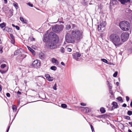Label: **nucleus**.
I'll return each instance as SVG.
<instances>
[{"label":"nucleus","mask_w":132,"mask_h":132,"mask_svg":"<svg viewBox=\"0 0 132 132\" xmlns=\"http://www.w3.org/2000/svg\"><path fill=\"white\" fill-rule=\"evenodd\" d=\"M49 36L52 39L48 43V46L51 49H54L57 47L56 44L59 41L58 37L55 33L52 32L50 33Z\"/></svg>","instance_id":"f257e3e1"},{"label":"nucleus","mask_w":132,"mask_h":132,"mask_svg":"<svg viewBox=\"0 0 132 132\" xmlns=\"http://www.w3.org/2000/svg\"><path fill=\"white\" fill-rule=\"evenodd\" d=\"M110 40L116 46H118L122 44L120 38L117 34H113L109 37Z\"/></svg>","instance_id":"f03ea898"},{"label":"nucleus","mask_w":132,"mask_h":132,"mask_svg":"<svg viewBox=\"0 0 132 132\" xmlns=\"http://www.w3.org/2000/svg\"><path fill=\"white\" fill-rule=\"evenodd\" d=\"M83 32L82 30H80L76 29L71 31L72 36L75 39L79 40L82 38Z\"/></svg>","instance_id":"7ed1b4c3"},{"label":"nucleus","mask_w":132,"mask_h":132,"mask_svg":"<svg viewBox=\"0 0 132 132\" xmlns=\"http://www.w3.org/2000/svg\"><path fill=\"white\" fill-rule=\"evenodd\" d=\"M119 26L121 29L124 31H127L130 29L129 23L127 21H123L120 22Z\"/></svg>","instance_id":"20e7f679"},{"label":"nucleus","mask_w":132,"mask_h":132,"mask_svg":"<svg viewBox=\"0 0 132 132\" xmlns=\"http://www.w3.org/2000/svg\"><path fill=\"white\" fill-rule=\"evenodd\" d=\"M63 28V25H56L52 27V29L53 31L55 32H59L62 31Z\"/></svg>","instance_id":"39448f33"},{"label":"nucleus","mask_w":132,"mask_h":132,"mask_svg":"<svg viewBox=\"0 0 132 132\" xmlns=\"http://www.w3.org/2000/svg\"><path fill=\"white\" fill-rule=\"evenodd\" d=\"M129 37V34L128 32H125L122 33L121 36V42H125L128 40Z\"/></svg>","instance_id":"423d86ee"},{"label":"nucleus","mask_w":132,"mask_h":132,"mask_svg":"<svg viewBox=\"0 0 132 132\" xmlns=\"http://www.w3.org/2000/svg\"><path fill=\"white\" fill-rule=\"evenodd\" d=\"M100 24L98 26V29L99 31H102L104 30L105 27L106 25V22L105 21H103L102 20L100 22Z\"/></svg>","instance_id":"0eeeda50"},{"label":"nucleus","mask_w":132,"mask_h":132,"mask_svg":"<svg viewBox=\"0 0 132 132\" xmlns=\"http://www.w3.org/2000/svg\"><path fill=\"white\" fill-rule=\"evenodd\" d=\"M74 38L70 36L69 34H67L65 36V39L67 42L68 43H73L74 42Z\"/></svg>","instance_id":"6e6552de"},{"label":"nucleus","mask_w":132,"mask_h":132,"mask_svg":"<svg viewBox=\"0 0 132 132\" xmlns=\"http://www.w3.org/2000/svg\"><path fill=\"white\" fill-rule=\"evenodd\" d=\"M33 67L36 68H39L40 65V61L38 60H34L32 63Z\"/></svg>","instance_id":"1a4fd4ad"},{"label":"nucleus","mask_w":132,"mask_h":132,"mask_svg":"<svg viewBox=\"0 0 132 132\" xmlns=\"http://www.w3.org/2000/svg\"><path fill=\"white\" fill-rule=\"evenodd\" d=\"M73 58L76 60L78 61L79 57L81 56V54L79 53L76 52L73 53L72 54Z\"/></svg>","instance_id":"9d476101"},{"label":"nucleus","mask_w":132,"mask_h":132,"mask_svg":"<svg viewBox=\"0 0 132 132\" xmlns=\"http://www.w3.org/2000/svg\"><path fill=\"white\" fill-rule=\"evenodd\" d=\"M80 108L84 113H88L90 111V110L87 107H81Z\"/></svg>","instance_id":"9b49d317"},{"label":"nucleus","mask_w":132,"mask_h":132,"mask_svg":"<svg viewBox=\"0 0 132 132\" xmlns=\"http://www.w3.org/2000/svg\"><path fill=\"white\" fill-rule=\"evenodd\" d=\"M50 34L48 35V36H44V38L43 39V41L45 42H47L48 41V42L51 41L52 39V38H51L50 37Z\"/></svg>","instance_id":"f8f14e48"},{"label":"nucleus","mask_w":132,"mask_h":132,"mask_svg":"<svg viewBox=\"0 0 132 132\" xmlns=\"http://www.w3.org/2000/svg\"><path fill=\"white\" fill-rule=\"evenodd\" d=\"M45 76L46 78V79L50 81H53L54 79L53 78V77H51L50 75L48 74H45Z\"/></svg>","instance_id":"ddd939ff"},{"label":"nucleus","mask_w":132,"mask_h":132,"mask_svg":"<svg viewBox=\"0 0 132 132\" xmlns=\"http://www.w3.org/2000/svg\"><path fill=\"white\" fill-rule=\"evenodd\" d=\"M22 50L21 48H19L16 51H15L14 52V55H19V56L20 55L21 53V52Z\"/></svg>","instance_id":"4468645a"},{"label":"nucleus","mask_w":132,"mask_h":132,"mask_svg":"<svg viewBox=\"0 0 132 132\" xmlns=\"http://www.w3.org/2000/svg\"><path fill=\"white\" fill-rule=\"evenodd\" d=\"M38 56L42 60H43L45 57V54L44 53H42V52H41L39 54Z\"/></svg>","instance_id":"2eb2a0df"},{"label":"nucleus","mask_w":132,"mask_h":132,"mask_svg":"<svg viewBox=\"0 0 132 132\" xmlns=\"http://www.w3.org/2000/svg\"><path fill=\"white\" fill-rule=\"evenodd\" d=\"M4 30H5L8 32H12L13 31V30L11 28H10L8 27H5L4 29Z\"/></svg>","instance_id":"dca6fc26"},{"label":"nucleus","mask_w":132,"mask_h":132,"mask_svg":"<svg viewBox=\"0 0 132 132\" xmlns=\"http://www.w3.org/2000/svg\"><path fill=\"white\" fill-rule=\"evenodd\" d=\"M118 2L116 0H112L110 1V4L111 6L113 5H114L117 4L118 3Z\"/></svg>","instance_id":"f3484780"},{"label":"nucleus","mask_w":132,"mask_h":132,"mask_svg":"<svg viewBox=\"0 0 132 132\" xmlns=\"http://www.w3.org/2000/svg\"><path fill=\"white\" fill-rule=\"evenodd\" d=\"M52 62L53 63H55L56 65L59 64L57 60L54 58H53L52 59Z\"/></svg>","instance_id":"a211bd4d"},{"label":"nucleus","mask_w":132,"mask_h":132,"mask_svg":"<svg viewBox=\"0 0 132 132\" xmlns=\"http://www.w3.org/2000/svg\"><path fill=\"white\" fill-rule=\"evenodd\" d=\"M27 47L29 50V51L31 52L32 54L35 55V51L29 47L27 46Z\"/></svg>","instance_id":"6ab92c4d"},{"label":"nucleus","mask_w":132,"mask_h":132,"mask_svg":"<svg viewBox=\"0 0 132 132\" xmlns=\"http://www.w3.org/2000/svg\"><path fill=\"white\" fill-rule=\"evenodd\" d=\"M113 106L112 108L114 109L116 108H117V106L118 105L117 103V102H114L112 103Z\"/></svg>","instance_id":"aec40b11"},{"label":"nucleus","mask_w":132,"mask_h":132,"mask_svg":"<svg viewBox=\"0 0 132 132\" xmlns=\"http://www.w3.org/2000/svg\"><path fill=\"white\" fill-rule=\"evenodd\" d=\"M120 3L122 4H124L130 1V0H119Z\"/></svg>","instance_id":"412c9836"},{"label":"nucleus","mask_w":132,"mask_h":132,"mask_svg":"<svg viewBox=\"0 0 132 132\" xmlns=\"http://www.w3.org/2000/svg\"><path fill=\"white\" fill-rule=\"evenodd\" d=\"M26 56V55L21 54L19 55V56L20 58V59L21 60H22L24 58H25Z\"/></svg>","instance_id":"4be33fe9"},{"label":"nucleus","mask_w":132,"mask_h":132,"mask_svg":"<svg viewBox=\"0 0 132 132\" xmlns=\"http://www.w3.org/2000/svg\"><path fill=\"white\" fill-rule=\"evenodd\" d=\"M20 20L23 23H27V21L26 20H24L23 18L22 17L20 18Z\"/></svg>","instance_id":"5701e85b"},{"label":"nucleus","mask_w":132,"mask_h":132,"mask_svg":"<svg viewBox=\"0 0 132 132\" xmlns=\"http://www.w3.org/2000/svg\"><path fill=\"white\" fill-rule=\"evenodd\" d=\"M6 24L5 23H3L0 24V27L2 28H3L4 27H5Z\"/></svg>","instance_id":"b1692460"},{"label":"nucleus","mask_w":132,"mask_h":132,"mask_svg":"<svg viewBox=\"0 0 132 132\" xmlns=\"http://www.w3.org/2000/svg\"><path fill=\"white\" fill-rule=\"evenodd\" d=\"M100 111L102 113H104L105 112V110L103 107L101 108L100 109Z\"/></svg>","instance_id":"393cba45"},{"label":"nucleus","mask_w":132,"mask_h":132,"mask_svg":"<svg viewBox=\"0 0 132 132\" xmlns=\"http://www.w3.org/2000/svg\"><path fill=\"white\" fill-rule=\"evenodd\" d=\"M17 107L14 105L12 106V109L14 112L16 111L17 110Z\"/></svg>","instance_id":"a878e982"},{"label":"nucleus","mask_w":132,"mask_h":132,"mask_svg":"<svg viewBox=\"0 0 132 132\" xmlns=\"http://www.w3.org/2000/svg\"><path fill=\"white\" fill-rule=\"evenodd\" d=\"M126 12L127 13H129L131 14L132 13V11L129 9H127L125 10Z\"/></svg>","instance_id":"bb28decb"},{"label":"nucleus","mask_w":132,"mask_h":132,"mask_svg":"<svg viewBox=\"0 0 132 132\" xmlns=\"http://www.w3.org/2000/svg\"><path fill=\"white\" fill-rule=\"evenodd\" d=\"M71 27V26L69 24H67L66 25V29L67 30H69Z\"/></svg>","instance_id":"cd10ccee"},{"label":"nucleus","mask_w":132,"mask_h":132,"mask_svg":"<svg viewBox=\"0 0 132 132\" xmlns=\"http://www.w3.org/2000/svg\"><path fill=\"white\" fill-rule=\"evenodd\" d=\"M50 69L52 70L55 71L56 70L57 68L55 66H52L51 67Z\"/></svg>","instance_id":"c85d7f7f"},{"label":"nucleus","mask_w":132,"mask_h":132,"mask_svg":"<svg viewBox=\"0 0 132 132\" xmlns=\"http://www.w3.org/2000/svg\"><path fill=\"white\" fill-rule=\"evenodd\" d=\"M124 118L125 119L128 120H129L130 119V117L129 116H124Z\"/></svg>","instance_id":"c756f323"},{"label":"nucleus","mask_w":132,"mask_h":132,"mask_svg":"<svg viewBox=\"0 0 132 132\" xmlns=\"http://www.w3.org/2000/svg\"><path fill=\"white\" fill-rule=\"evenodd\" d=\"M60 51L62 53H64L65 52L64 48L63 47H61L60 48Z\"/></svg>","instance_id":"7c9ffc66"},{"label":"nucleus","mask_w":132,"mask_h":132,"mask_svg":"<svg viewBox=\"0 0 132 132\" xmlns=\"http://www.w3.org/2000/svg\"><path fill=\"white\" fill-rule=\"evenodd\" d=\"M61 107L63 108H65L67 107V105L64 104H62L61 105Z\"/></svg>","instance_id":"2f4dec72"},{"label":"nucleus","mask_w":132,"mask_h":132,"mask_svg":"<svg viewBox=\"0 0 132 132\" xmlns=\"http://www.w3.org/2000/svg\"><path fill=\"white\" fill-rule=\"evenodd\" d=\"M127 114L129 116H130L132 114V111H128L127 112Z\"/></svg>","instance_id":"473e14b6"},{"label":"nucleus","mask_w":132,"mask_h":132,"mask_svg":"<svg viewBox=\"0 0 132 132\" xmlns=\"http://www.w3.org/2000/svg\"><path fill=\"white\" fill-rule=\"evenodd\" d=\"M101 60L105 63H107L108 62V61L104 59H101Z\"/></svg>","instance_id":"72a5a7b5"},{"label":"nucleus","mask_w":132,"mask_h":132,"mask_svg":"<svg viewBox=\"0 0 132 132\" xmlns=\"http://www.w3.org/2000/svg\"><path fill=\"white\" fill-rule=\"evenodd\" d=\"M53 88L55 90H56L57 89L56 88V83H55L53 87Z\"/></svg>","instance_id":"f704fd0d"},{"label":"nucleus","mask_w":132,"mask_h":132,"mask_svg":"<svg viewBox=\"0 0 132 132\" xmlns=\"http://www.w3.org/2000/svg\"><path fill=\"white\" fill-rule=\"evenodd\" d=\"M6 66V65L5 64H2L1 65V67L2 69H3Z\"/></svg>","instance_id":"c9c22d12"},{"label":"nucleus","mask_w":132,"mask_h":132,"mask_svg":"<svg viewBox=\"0 0 132 132\" xmlns=\"http://www.w3.org/2000/svg\"><path fill=\"white\" fill-rule=\"evenodd\" d=\"M117 99L119 101H122V102L123 101L122 99V98L121 97H118L117 98Z\"/></svg>","instance_id":"e433bc0d"},{"label":"nucleus","mask_w":132,"mask_h":132,"mask_svg":"<svg viewBox=\"0 0 132 132\" xmlns=\"http://www.w3.org/2000/svg\"><path fill=\"white\" fill-rule=\"evenodd\" d=\"M118 74V72H116L114 73L113 74V76L114 77H116Z\"/></svg>","instance_id":"4c0bfd02"},{"label":"nucleus","mask_w":132,"mask_h":132,"mask_svg":"<svg viewBox=\"0 0 132 132\" xmlns=\"http://www.w3.org/2000/svg\"><path fill=\"white\" fill-rule=\"evenodd\" d=\"M11 42L12 43V44H14L15 43V39L14 38L11 39Z\"/></svg>","instance_id":"58836bf2"},{"label":"nucleus","mask_w":132,"mask_h":132,"mask_svg":"<svg viewBox=\"0 0 132 132\" xmlns=\"http://www.w3.org/2000/svg\"><path fill=\"white\" fill-rule=\"evenodd\" d=\"M27 4L29 6L31 7H33V5L32 4H31L30 2H29V3H27Z\"/></svg>","instance_id":"ea45409f"},{"label":"nucleus","mask_w":132,"mask_h":132,"mask_svg":"<svg viewBox=\"0 0 132 132\" xmlns=\"http://www.w3.org/2000/svg\"><path fill=\"white\" fill-rule=\"evenodd\" d=\"M6 71L4 70H0V72H1L3 74L6 73Z\"/></svg>","instance_id":"a19ab883"},{"label":"nucleus","mask_w":132,"mask_h":132,"mask_svg":"<svg viewBox=\"0 0 132 132\" xmlns=\"http://www.w3.org/2000/svg\"><path fill=\"white\" fill-rule=\"evenodd\" d=\"M82 4L84 5H86L87 4V3L85 2V0H84L82 2Z\"/></svg>","instance_id":"79ce46f5"},{"label":"nucleus","mask_w":132,"mask_h":132,"mask_svg":"<svg viewBox=\"0 0 132 132\" xmlns=\"http://www.w3.org/2000/svg\"><path fill=\"white\" fill-rule=\"evenodd\" d=\"M10 37L11 38V39L14 38V36H13V34H10Z\"/></svg>","instance_id":"37998d69"},{"label":"nucleus","mask_w":132,"mask_h":132,"mask_svg":"<svg viewBox=\"0 0 132 132\" xmlns=\"http://www.w3.org/2000/svg\"><path fill=\"white\" fill-rule=\"evenodd\" d=\"M90 126L92 131H94V129L93 126L92 125H90Z\"/></svg>","instance_id":"c03bdc74"},{"label":"nucleus","mask_w":132,"mask_h":132,"mask_svg":"<svg viewBox=\"0 0 132 132\" xmlns=\"http://www.w3.org/2000/svg\"><path fill=\"white\" fill-rule=\"evenodd\" d=\"M80 105L82 106H85L86 105V104L84 103H80Z\"/></svg>","instance_id":"a18cd8bd"},{"label":"nucleus","mask_w":132,"mask_h":132,"mask_svg":"<svg viewBox=\"0 0 132 132\" xmlns=\"http://www.w3.org/2000/svg\"><path fill=\"white\" fill-rule=\"evenodd\" d=\"M126 100L128 102L129 100V97L128 96H126Z\"/></svg>","instance_id":"49530a36"},{"label":"nucleus","mask_w":132,"mask_h":132,"mask_svg":"<svg viewBox=\"0 0 132 132\" xmlns=\"http://www.w3.org/2000/svg\"><path fill=\"white\" fill-rule=\"evenodd\" d=\"M67 50L69 52H70L71 51V49L70 48H68Z\"/></svg>","instance_id":"de8ad7c7"},{"label":"nucleus","mask_w":132,"mask_h":132,"mask_svg":"<svg viewBox=\"0 0 132 132\" xmlns=\"http://www.w3.org/2000/svg\"><path fill=\"white\" fill-rule=\"evenodd\" d=\"M15 27L16 28V29L18 30H19L20 29V28L18 26H15Z\"/></svg>","instance_id":"09e8293b"},{"label":"nucleus","mask_w":132,"mask_h":132,"mask_svg":"<svg viewBox=\"0 0 132 132\" xmlns=\"http://www.w3.org/2000/svg\"><path fill=\"white\" fill-rule=\"evenodd\" d=\"M6 95L7 97H10V94L9 93H7L6 94Z\"/></svg>","instance_id":"8fccbe9b"},{"label":"nucleus","mask_w":132,"mask_h":132,"mask_svg":"<svg viewBox=\"0 0 132 132\" xmlns=\"http://www.w3.org/2000/svg\"><path fill=\"white\" fill-rule=\"evenodd\" d=\"M0 52L1 53H2L3 52L2 47H0Z\"/></svg>","instance_id":"3c124183"},{"label":"nucleus","mask_w":132,"mask_h":132,"mask_svg":"<svg viewBox=\"0 0 132 132\" xmlns=\"http://www.w3.org/2000/svg\"><path fill=\"white\" fill-rule=\"evenodd\" d=\"M110 93L112 95H113L112 91L111 90H110Z\"/></svg>","instance_id":"603ef678"},{"label":"nucleus","mask_w":132,"mask_h":132,"mask_svg":"<svg viewBox=\"0 0 132 132\" xmlns=\"http://www.w3.org/2000/svg\"><path fill=\"white\" fill-rule=\"evenodd\" d=\"M14 6L15 7V8L17 9L18 8V7L17 5L14 4Z\"/></svg>","instance_id":"864d4df0"},{"label":"nucleus","mask_w":132,"mask_h":132,"mask_svg":"<svg viewBox=\"0 0 132 132\" xmlns=\"http://www.w3.org/2000/svg\"><path fill=\"white\" fill-rule=\"evenodd\" d=\"M108 87L109 89V90H111L112 89V87L110 86H108Z\"/></svg>","instance_id":"5fc2aeb1"},{"label":"nucleus","mask_w":132,"mask_h":132,"mask_svg":"<svg viewBox=\"0 0 132 132\" xmlns=\"http://www.w3.org/2000/svg\"><path fill=\"white\" fill-rule=\"evenodd\" d=\"M126 104L125 103H124L123 104L122 106L123 107H126Z\"/></svg>","instance_id":"6e6d98bb"},{"label":"nucleus","mask_w":132,"mask_h":132,"mask_svg":"<svg viewBox=\"0 0 132 132\" xmlns=\"http://www.w3.org/2000/svg\"><path fill=\"white\" fill-rule=\"evenodd\" d=\"M61 64L62 65L64 66H65V64L63 62H61Z\"/></svg>","instance_id":"4d7b16f0"},{"label":"nucleus","mask_w":132,"mask_h":132,"mask_svg":"<svg viewBox=\"0 0 132 132\" xmlns=\"http://www.w3.org/2000/svg\"><path fill=\"white\" fill-rule=\"evenodd\" d=\"M107 84L108 85V86L110 85V83L108 81H107Z\"/></svg>","instance_id":"13d9d810"},{"label":"nucleus","mask_w":132,"mask_h":132,"mask_svg":"<svg viewBox=\"0 0 132 132\" xmlns=\"http://www.w3.org/2000/svg\"><path fill=\"white\" fill-rule=\"evenodd\" d=\"M10 126H9L8 127V128L7 129V132H8V131H9V130L10 128Z\"/></svg>","instance_id":"bf43d9fd"},{"label":"nucleus","mask_w":132,"mask_h":132,"mask_svg":"<svg viewBox=\"0 0 132 132\" xmlns=\"http://www.w3.org/2000/svg\"><path fill=\"white\" fill-rule=\"evenodd\" d=\"M129 123L130 125L132 127V122H129Z\"/></svg>","instance_id":"052dcab7"},{"label":"nucleus","mask_w":132,"mask_h":132,"mask_svg":"<svg viewBox=\"0 0 132 132\" xmlns=\"http://www.w3.org/2000/svg\"><path fill=\"white\" fill-rule=\"evenodd\" d=\"M116 85L117 86H118L119 85V82H116Z\"/></svg>","instance_id":"680f3d73"},{"label":"nucleus","mask_w":132,"mask_h":132,"mask_svg":"<svg viewBox=\"0 0 132 132\" xmlns=\"http://www.w3.org/2000/svg\"><path fill=\"white\" fill-rule=\"evenodd\" d=\"M2 90V86L0 85V92Z\"/></svg>","instance_id":"e2e57ef3"},{"label":"nucleus","mask_w":132,"mask_h":132,"mask_svg":"<svg viewBox=\"0 0 132 132\" xmlns=\"http://www.w3.org/2000/svg\"><path fill=\"white\" fill-rule=\"evenodd\" d=\"M72 26L73 28H74L75 27V25L74 24H72Z\"/></svg>","instance_id":"0e129e2a"},{"label":"nucleus","mask_w":132,"mask_h":132,"mask_svg":"<svg viewBox=\"0 0 132 132\" xmlns=\"http://www.w3.org/2000/svg\"><path fill=\"white\" fill-rule=\"evenodd\" d=\"M130 106L132 108V101H131L130 103Z\"/></svg>","instance_id":"69168bd1"},{"label":"nucleus","mask_w":132,"mask_h":132,"mask_svg":"<svg viewBox=\"0 0 132 132\" xmlns=\"http://www.w3.org/2000/svg\"><path fill=\"white\" fill-rule=\"evenodd\" d=\"M17 93L18 94H21V93L19 91H18L17 92Z\"/></svg>","instance_id":"338daca9"},{"label":"nucleus","mask_w":132,"mask_h":132,"mask_svg":"<svg viewBox=\"0 0 132 132\" xmlns=\"http://www.w3.org/2000/svg\"><path fill=\"white\" fill-rule=\"evenodd\" d=\"M128 132H132V131H131V130H130V129H129L128 130Z\"/></svg>","instance_id":"774afa93"}]
</instances>
